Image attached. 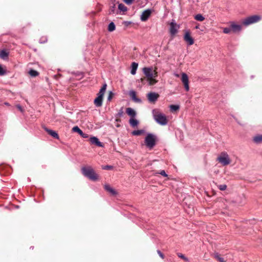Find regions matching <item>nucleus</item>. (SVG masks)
Returning <instances> with one entry per match:
<instances>
[{
  "instance_id": "obj_1",
  "label": "nucleus",
  "mask_w": 262,
  "mask_h": 262,
  "mask_svg": "<svg viewBox=\"0 0 262 262\" xmlns=\"http://www.w3.org/2000/svg\"><path fill=\"white\" fill-rule=\"evenodd\" d=\"M152 115L154 120L158 124L161 125H165L167 124L168 121L165 115L161 113L159 109L152 110Z\"/></svg>"
},
{
  "instance_id": "obj_2",
  "label": "nucleus",
  "mask_w": 262,
  "mask_h": 262,
  "mask_svg": "<svg viewBox=\"0 0 262 262\" xmlns=\"http://www.w3.org/2000/svg\"><path fill=\"white\" fill-rule=\"evenodd\" d=\"M82 173L90 180L95 181L98 180V175L91 166H84L81 168Z\"/></svg>"
},
{
  "instance_id": "obj_3",
  "label": "nucleus",
  "mask_w": 262,
  "mask_h": 262,
  "mask_svg": "<svg viewBox=\"0 0 262 262\" xmlns=\"http://www.w3.org/2000/svg\"><path fill=\"white\" fill-rule=\"evenodd\" d=\"M217 161L223 166H227L230 164L229 156L225 151L222 152L217 158Z\"/></svg>"
},
{
  "instance_id": "obj_4",
  "label": "nucleus",
  "mask_w": 262,
  "mask_h": 262,
  "mask_svg": "<svg viewBox=\"0 0 262 262\" xmlns=\"http://www.w3.org/2000/svg\"><path fill=\"white\" fill-rule=\"evenodd\" d=\"M261 17L259 15H252L245 18L242 20V23L243 25L247 26L259 21Z\"/></svg>"
},
{
  "instance_id": "obj_5",
  "label": "nucleus",
  "mask_w": 262,
  "mask_h": 262,
  "mask_svg": "<svg viewBox=\"0 0 262 262\" xmlns=\"http://www.w3.org/2000/svg\"><path fill=\"white\" fill-rule=\"evenodd\" d=\"M145 143L147 147L152 148L156 145V137L152 134H148L145 138Z\"/></svg>"
},
{
  "instance_id": "obj_6",
  "label": "nucleus",
  "mask_w": 262,
  "mask_h": 262,
  "mask_svg": "<svg viewBox=\"0 0 262 262\" xmlns=\"http://www.w3.org/2000/svg\"><path fill=\"white\" fill-rule=\"evenodd\" d=\"M179 26H178L174 20L170 24L169 32L171 35L173 36L178 32V29Z\"/></svg>"
},
{
  "instance_id": "obj_7",
  "label": "nucleus",
  "mask_w": 262,
  "mask_h": 262,
  "mask_svg": "<svg viewBox=\"0 0 262 262\" xmlns=\"http://www.w3.org/2000/svg\"><path fill=\"white\" fill-rule=\"evenodd\" d=\"M181 80L183 83L184 84L185 90L186 91H188L189 90V80L188 77L186 73H183L182 74Z\"/></svg>"
},
{
  "instance_id": "obj_8",
  "label": "nucleus",
  "mask_w": 262,
  "mask_h": 262,
  "mask_svg": "<svg viewBox=\"0 0 262 262\" xmlns=\"http://www.w3.org/2000/svg\"><path fill=\"white\" fill-rule=\"evenodd\" d=\"M151 14V10L149 9L144 10L141 15L140 19L142 21H146Z\"/></svg>"
},
{
  "instance_id": "obj_9",
  "label": "nucleus",
  "mask_w": 262,
  "mask_h": 262,
  "mask_svg": "<svg viewBox=\"0 0 262 262\" xmlns=\"http://www.w3.org/2000/svg\"><path fill=\"white\" fill-rule=\"evenodd\" d=\"M184 39L189 46H191L194 43V39L190 36V34L189 31H186L185 32L184 36Z\"/></svg>"
},
{
  "instance_id": "obj_10",
  "label": "nucleus",
  "mask_w": 262,
  "mask_h": 262,
  "mask_svg": "<svg viewBox=\"0 0 262 262\" xmlns=\"http://www.w3.org/2000/svg\"><path fill=\"white\" fill-rule=\"evenodd\" d=\"M159 95L156 93L150 92L147 95L148 101L151 103H155L158 99Z\"/></svg>"
},
{
  "instance_id": "obj_11",
  "label": "nucleus",
  "mask_w": 262,
  "mask_h": 262,
  "mask_svg": "<svg viewBox=\"0 0 262 262\" xmlns=\"http://www.w3.org/2000/svg\"><path fill=\"white\" fill-rule=\"evenodd\" d=\"M129 95L132 99L136 103H141L142 100L141 99L137 98L136 96V93L135 91L132 90L129 92Z\"/></svg>"
},
{
  "instance_id": "obj_12",
  "label": "nucleus",
  "mask_w": 262,
  "mask_h": 262,
  "mask_svg": "<svg viewBox=\"0 0 262 262\" xmlns=\"http://www.w3.org/2000/svg\"><path fill=\"white\" fill-rule=\"evenodd\" d=\"M230 27L233 32H240L242 30V26L240 25L236 24L234 22H230Z\"/></svg>"
},
{
  "instance_id": "obj_13",
  "label": "nucleus",
  "mask_w": 262,
  "mask_h": 262,
  "mask_svg": "<svg viewBox=\"0 0 262 262\" xmlns=\"http://www.w3.org/2000/svg\"><path fill=\"white\" fill-rule=\"evenodd\" d=\"M143 72L148 78L153 77V72L151 68H144L143 69Z\"/></svg>"
},
{
  "instance_id": "obj_14",
  "label": "nucleus",
  "mask_w": 262,
  "mask_h": 262,
  "mask_svg": "<svg viewBox=\"0 0 262 262\" xmlns=\"http://www.w3.org/2000/svg\"><path fill=\"white\" fill-rule=\"evenodd\" d=\"M72 130L74 132L78 133L82 138H87L89 137L88 134L84 133L82 130H81L79 127L77 126H75L73 127Z\"/></svg>"
},
{
  "instance_id": "obj_15",
  "label": "nucleus",
  "mask_w": 262,
  "mask_h": 262,
  "mask_svg": "<svg viewBox=\"0 0 262 262\" xmlns=\"http://www.w3.org/2000/svg\"><path fill=\"white\" fill-rule=\"evenodd\" d=\"M90 141L92 144H95L98 147H103V144L99 141L98 138L96 137H92L90 138Z\"/></svg>"
},
{
  "instance_id": "obj_16",
  "label": "nucleus",
  "mask_w": 262,
  "mask_h": 262,
  "mask_svg": "<svg viewBox=\"0 0 262 262\" xmlns=\"http://www.w3.org/2000/svg\"><path fill=\"white\" fill-rule=\"evenodd\" d=\"M45 130L52 137H53L55 139H59V136L58 134L54 130L48 129L46 127H45Z\"/></svg>"
},
{
  "instance_id": "obj_17",
  "label": "nucleus",
  "mask_w": 262,
  "mask_h": 262,
  "mask_svg": "<svg viewBox=\"0 0 262 262\" xmlns=\"http://www.w3.org/2000/svg\"><path fill=\"white\" fill-rule=\"evenodd\" d=\"M103 98L97 96L94 101V103L96 107H100L102 105Z\"/></svg>"
},
{
  "instance_id": "obj_18",
  "label": "nucleus",
  "mask_w": 262,
  "mask_h": 262,
  "mask_svg": "<svg viewBox=\"0 0 262 262\" xmlns=\"http://www.w3.org/2000/svg\"><path fill=\"white\" fill-rule=\"evenodd\" d=\"M126 112L128 116H130V117H132V118H135V117L136 116V114H137L136 111L134 109H133L132 108H130V107L127 108L126 110Z\"/></svg>"
},
{
  "instance_id": "obj_19",
  "label": "nucleus",
  "mask_w": 262,
  "mask_h": 262,
  "mask_svg": "<svg viewBox=\"0 0 262 262\" xmlns=\"http://www.w3.org/2000/svg\"><path fill=\"white\" fill-rule=\"evenodd\" d=\"M106 87H107V84H106V83H105L104 84H103L102 88L99 90L98 93L97 94V96H100V97L103 98L104 93L106 91Z\"/></svg>"
},
{
  "instance_id": "obj_20",
  "label": "nucleus",
  "mask_w": 262,
  "mask_h": 262,
  "mask_svg": "<svg viewBox=\"0 0 262 262\" xmlns=\"http://www.w3.org/2000/svg\"><path fill=\"white\" fill-rule=\"evenodd\" d=\"M138 67V64L136 62H134L132 63L130 73L132 75L136 74Z\"/></svg>"
},
{
  "instance_id": "obj_21",
  "label": "nucleus",
  "mask_w": 262,
  "mask_h": 262,
  "mask_svg": "<svg viewBox=\"0 0 262 262\" xmlns=\"http://www.w3.org/2000/svg\"><path fill=\"white\" fill-rule=\"evenodd\" d=\"M254 142L256 144H260L262 143V135H257L253 138Z\"/></svg>"
},
{
  "instance_id": "obj_22",
  "label": "nucleus",
  "mask_w": 262,
  "mask_h": 262,
  "mask_svg": "<svg viewBox=\"0 0 262 262\" xmlns=\"http://www.w3.org/2000/svg\"><path fill=\"white\" fill-rule=\"evenodd\" d=\"M104 188L106 191H108L111 194H112L113 195L116 194L117 193L116 191L108 185H105L104 186Z\"/></svg>"
},
{
  "instance_id": "obj_23",
  "label": "nucleus",
  "mask_w": 262,
  "mask_h": 262,
  "mask_svg": "<svg viewBox=\"0 0 262 262\" xmlns=\"http://www.w3.org/2000/svg\"><path fill=\"white\" fill-rule=\"evenodd\" d=\"M129 123L133 127L137 126L139 124V121L134 118H131L129 120Z\"/></svg>"
},
{
  "instance_id": "obj_24",
  "label": "nucleus",
  "mask_w": 262,
  "mask_h": 262,
  "mask_svg": "<svg viewBox=\"0 0 262 262\" xmlns=\"http://www.w3.org/2000/svg\"><path fill=\"white\" fill-rule=\"evenodd\" d=\"M8 56V53L5 50L0 51V57L3 59H5Z\"/></svg>"
},
{
  "instance_id": "obj_25",
  "label": "nucleus",
  "mask_w": 262,
  "mask_h": 262,
  "mask_svg": "<svg viewBox=\"0 0 262 262\" xmlns=\"http://www.w3.org/2000/svg\"><path fill=\"white\" fill-rule=\"evenodd\" d=\"M118 9L120 11L123 12H125L127 11V7L124 4H123L122 3L119 4Z\"/></svg>"
},
{
  "instance_id": "obj_26",
  "label": "nucleus",
  "mask_w": 262,
  "mask_h": 262,
  "mask_svg": "<svg viewBox=\"0 0 262 262\" xmlns=\"http://www.w3.org/2000/svg\"><path fill=\"white\" fill-rule=\"evenodd\" d=\"M116 29V26L115 24L113 22H111L108 24V31L109 32H113Z\"/></svg>"
},
{
  "instance_id": "obj_27",
  "label": "nucleus",
  "mask_w": 262,
  "mask_h": 262,
  "mask_svg": "<svg viewBox=\"0 0 262 262\" xmlns=\"http://www.w3.org/2000/svg\"><path fill=\"white\" fill-rule=\"evenodd\" d=\"M29 74L32 77H36L39 75V73L34 70L31 69L29 71Z\"/></svg>"
},
{
  "instance_id": "obj_28",
  "label": "nucleus",
  "mask_w": 262,
  "mask_h": 262,
  "mask_svg": "<svg viewBox=\"0 0 262 262\" xmlns=\"http://www.w3.org/2000/svg\"><path fill=\"white\" fill-rule=\"evenodd\" d=\"M144 133V130L143 129L136 130L132 132V134L134 136H140Z\"/></svg>"
},
{
  "instance_id": "obj_29",
  "label": "nucleus",
  "mask_w": 262,
  "mask_h": 262,
  "mask_svg": "<svg viewBox=\"0 0 262 262\" xmlns=\"http://www.w3.org/2000/svg\"><path fill=\"white\" fill-rule=\"evenodd\" d=\"M194 19L198 21H203L205 19V17L201 14H198L194 16Z\"/></svg>"
},
{
  "instance_id": "obj_30",
  "label": "nucleus",
  "mask_w": 262,
  "mask_h": 262,
  "mask_svg": "<svg viewBox=\"0 0 262 262\" xmlns=\"http://www.w3.org/2000/svg\"><path fill=\"white\" fill-rule=\"evenodd\" d=\"M177 254L178 257H179L180 258H181L186 262H189L188 258L186 257L184 254L180 253H178Z\"/></svg>"
},
{
  "instance_id": "obj_31",
  "label": "nucleus",
  "mask_w": 262,
  "mask_h": 262,
  "mask_svg": "<svg viewBox=\"0 0 262 262\" xmlns=\"http://www.w3.org/2000/svg\"><path fill=\"white\" fill-rule=\"evenodd\" d=\"M179 105H170V108L171 111H176L179 109Z\"/></svg>"
},
{
  "instance_id": "obj_32",
  "label": "nucleus",
  "mask_w": 262,
  "mask_h": 262,
  "mask_svg": "<svg viewBox=\"0 0 262 262\" xmlns=\"http://www.w3.org/2000/svg\"><path fill=\"white\" fill-rule=\"evenodd\" d=\"M148 84L150 85H154L157 82V81L155 79H154L153 78V77H152L151 78H148Z\"/></svg>"
},
{
  "instance_id": "obj_33",
  "label": "nucleus",
  "mask_w": 262,
  "mask_h": 262,
  "mask_svg": "<svg viewBox=\"0 0 262 262\" xmlns=\"http://www.w3.org/2000/svg\"><path fill=\"white\" fill-rule=\"evenodd\" d=\"M115 10H116V5H115V4H113V6H111V7H110V14L115 13Z\"/></svg>"
},
{
  "instance_id": "obj_34",
  "label": "nucleus",
  "mask_w": 262,
  "mask_h": 262,
  "mask_svg": "<svg viewBox=\"0 0 262 262\" xmlns=\"http://www.w3.org/2000/svg\"><path fill=\"white\" fill-rule=\"evenodd\" d=\"M231 31V27L230 28L226 27V28H224L223 33L225 34H229L230 33Z\"/></svg>"
},
{
  "instance_id": "obj_35",
  "label": "nucleus",
  "mask_w": 262,
  "mask_h": 262,
  "mask_svg": "<svg viewBox=\"0 0 262 262\" xmlns=\"http://www.w3.org/2000/svg\"><path fill=\"white\" fill-rule=\"evenodd\" d=\"M113 167L111 165L102 166V169L104 170H111L112 169Z\"/></svg>"
},
{
  "instance_id": "obj_36",
  "label": "nucleus",
  "mask_w": 262,
  "mask_h": 262,
  "mask_svg": "<svg viewBox=\"0 0 262 262\" xmlns=\"http://www.w3.org/2000/svg\"><path fill=\"white\" fill-rule=\"evenodd\" d=\"M218 188H219L220 190L223 191V190H225L226 189L227 186L225 184H222V185H219L218 186Z\"/></svg>"
},
{
  "instance_id": "obj_37",
  "label": "nucleus",
  "mask_w": 262,
  "mask_h": 262,
  "mask_svg": "<svg viewBox=\"0 0 262 262\" xmlns=\"http://www.w3.org/2000/svg\"><path fill=\"white\" fill-rule=\"evenodd\" d=\"M47 41V37H41L39 39V42L41 43H45Z\"/></svg>"
},
{
  "instance_id": "obj_38",
  "label": "nucleus",
  "mask_w": 262,
  "mask_h": 262,
  "mask_svg": "<svg viewBox=\"0 0 262 262\" xmlns=\"http://www.w3.org/2000/svg\"><path fill=\"white\" fill-rule=\"evenodd\" d=\"M6 73V72L5 70L3 69V68H2V66L0 65V75L1 76H3L4 75H5Z\"/></svg>"
},
{
  "instance_id": "obj_39",
  "label": "nucleus",
  "mask_w": 262,
  "mask_h": 262,
  "mask_svg": "<svg viewBox=\"0 0 262 262\" xmlns=\"http://www.w3.org/2000/svg\"><path fill=\"white\" fill-rule=\"evenodd\" d=\"M159 174H160L161 175L163 176V177H167V174L166 173L165 171L164 170H161L159 172H158Z\"/></svg>"
},
{
  "instance_id": "obj_40",
  "label": "nucleus",
  "mask_w": 262,
  "mask_h": 262,
  "mask_svg": "<svg viewBox=\"0 0 262 262\" xmlns=\"http://www.w3.org/2000/svg\"><path fill=\"white\" fill-rule=\"evenodd\" d=\"M123 111H122V108H121L120 110H119V111L118 112V114H117V117H122V115H123Z\"/></svg>"
},
{
  "instance_id": "obj_41",
  "label": "nucleus",
  "mask_w": 262,
  "mask_h": 262,
  "mask_svg": "<svg viewBox=\"0 0 262 262\" xmlns=\"http://www.w3.org/2000/svg\"><path fill=\"white\" fill-rule=\"evenodd\" d=\"M124 3L127 5H130L133 3L134 0H123Z\"/></svg>"
},
{
  "instance_id": "obj_42",
  "label": "nucleus",
  "mask_w": 262,
  "mask_h": 262,
  "mask_svg": "<svg viewBox=\"0 0 262 262\" xmlns=\"http://www.w3.org/2000/svg\"><path fill=\"white\" fill-rule=\"evenodd\" d=\"M113 93L112 92H110L109 94H108V96L107 97V100L108 101H110L112 99V97H113Z\"/></svg>"
},
{
  "instance_id": "obj_43",
  "label": "nucleus",
  "mask_w": 262,
  "mask_h": 262,
  "mask_svg": "<svg viewBox=\"0 0 262 262\" xmlns=\"http://www.w3.org/2000/svg\"><path fill=\"white\" fill-rule=\"evenodd\" d=\"M157 253L158 254H159V255L163 259L164 258V254L160 251V250H157Z\"/></svg>"
},
{
  "instance_id": "obj_44",
  "label": "nucleus",
  "mask_w": 262,
  "mask_h": 262,
  "mask_svg": "<svg viewBox=\"0 0 262 262\" xmlns=\"http://www.w3.org/2000/svg\"><path fill=\"white\" fill-rule=\"evenodd\" d=\"M16 107L18 108V110L21 112H24V110L23 108H22V107L19 105V104H17L16 105Z\"/></svg>"
},
{
  "instance_id": "obj_45",
  "label": "nucleus",
  "mask_w": 262,
  "mask_h": 262,
  "mask_svg": "<svg viewBox=\"0 0 262 262\" xmlns=\"http://www.w3.org/2000/svg\"><path fill=\"white\" fill-rule=\"evenodd\" d=\"M219 260L220 262H224V259L222 257H219Z\"/></svg>"
},
{
  "instance_id": "obj_46",
  "label": "nucleus",
  "mask_w": 262,
  "mask_h": 262,
  "mask_svg": "<svg viewBox=\"0 0 262 262\" xmlns=\"http://www.w3.org/2000/svg\"><path fill=\"white\" fill-rule=\"evenodd\" d=\"M126 25H128L129 24H131V22L130 21H124V23Z\"/></svg>"
},
{
  "instance_id": "obj_47",
  "label": "nucleus",
  "mask_w": 262,
  "mask_h": 262,
  "mask_svg": "<svg viewBox=\"0 0 262 262\" xmlns=\"http://www.w3.org/2000/svg\"><path fill=\"white\" fill-rule=\"evenodd\" d=\"M215 257L219 260V257H220L219 256V255L217 253H216L215 254Z\"/></svg>"
},
{
  "instance_id": "obj_48",
  "label": "nucleus",
  "mask_w": 262,
  "mask_h": 262,
  "mask_svg": "<svg viewBox=\"0 0 262 262\" xmlns=\"http://www.w3.org/2000/svg\"><path fill=\"white\" fill-rule=\"evenodd\" d=\"M198 28H199V26H195V29H198Z\"/></svg>"
},
{
  "instance_id": "obj_49",
  "label": "nucleus",
  "mask_w": 262,
  "mask_h": 262,
  "mask_svg": "<svg viewBox=\"0 0 262 262\" xmlns=\"http://www.w3.org/2000/svg\"><path fill=\"white\" fill-rule=\"evenodd\" d=\"M5 104H6V105H8V103H5Z\"/></svg>"
},
{
  "instance_id": "obj_50",
  "label": "nucleus",
  "mask_w": 262,
  "mask_h": 262,
  "mask_svg": "<svg viewBox=\"0 0 262 262\" xmlns=\"http://www.w3.org/2000/svg\"><path fill=\"white\" fill-rule=\"evenodd\" d=\"M30 248H32V249H33V247H30Z\"/></svg>"
}]
</instances>
